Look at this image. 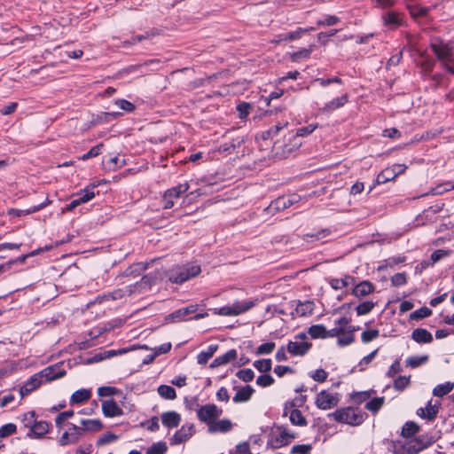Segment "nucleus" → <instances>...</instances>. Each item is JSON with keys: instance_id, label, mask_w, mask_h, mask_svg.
Listing matches in <instances>:
<instances>
[{"instance_id": "1", "label": "nucleus", "mask_w": 454, "mask_h": 454, "mask_svg": "<svg viewBox=\"0 0 454 454\" xmlns=\"http://www.w3.org/2000/svg\"><path fill=\"white\" fill-rule=\"evenodd\" d=\"M201 272L200 265L186 264L171 269L167 276L169 281L176 284H182Z\"/></svg>"}, {"instance_id": "2", "label": "nucleus", "mask_w": 454, "mask_h": 454, "mask_svg": "<svg viewBox=\"0 0 454 454\" xmlns=\"http://www.w3.org/2000/svg\"><path fill=\"white\" fill-rule=\"evenodd\" d=\"M317 128V124H309L308 126L301 127L296 130L295 134H292L289 136L288 140L291 138L294 139V144L292 145L284 144L280 141H277L274 145V148L277 153L281 151L283 155L292 153L294 149L301 146V142L297 141V138L300 137H307L311 134Z\"/></svg>"}, {"instance_id": "3", "label": "nucleus", "mask_w": 454, "mask_h": 454, "mask_svg": "<svg viewBox=\"0 0 454 454\" xmlns=\"http://www.w3.org/2000/svg\"><path fill=\"white\" fill-rule=\"evenodd\" d=\"M199 305L191 304L185 308L179 309L165 317L167 322H182L187 320H199L208 316L207 312H199Z\"/></svg>"}, {"instance_id": "4", "label": "nucleus", "mask_w": 454, "mask_h": 454, "mask_svg": "<svg viewBox=\"0 0 454 454\" xmlns=\"http://www.w3.org/2000/svg\"><path fill=\"white\" fill-rule=\"evenodd\" d=\"M333 416L336 421L352 426L360 425L364 421V413L351 407L337 410Z\"/></svg>"}, {"instance_id": "5", "label": "nucleus", "mask_w": 454, "mask_h": 454, "mask_svg": "<svg viewBox=\"0 0 454 454\" xmlns=\"http://www.w3.org/2000/svg\"><path fill=\"white\" fill-rule=\"evenodd\" d=\"M254 305V301H235L232 305L215 309V314L220 316H238L248 311Z\"/></svg>"}, {"instance_id": "6", "label": "nucleus", "mask_w": 454, "mask_h": 454, "mask_svg": "<svg viewBox=\"0 0 454 454\" xmlns=\"http://www.w3.org/2000/svg\"><path fill=\"white\" fill-rule=\"evenodd\" d=\"M223 413V411L215 404H206L201 406L197 411V416L201 422L207 423L208 427L214 423Z\"/></svg>"}, {"instance_id": "7", "label": "nucleus", "mask_w": 454, "mask_h": 454, "mask_svg": "<svg viewBox=\"0 0 454 454\" xmlns=\"http://www.w3.org/2000/svg\"><path fill=\"white\" fill-rule=\"evenodd\" d=\"M189 188V184L184 183L167 190L163 195L164 208H171L175 204V200L180 198Z\"/></svg>"}, {"instance_id": "8", "label": "nucleus", "mask_w": 454, "mask_h": 454, "mask_svg": "<svg viewBox=\"0 0 454 454\" xmlns=\"http://www.w3.org/2000/svg\"><path fill=\"white\" fill-rule=\"evenodd\" d=\"M430 48L436 55L438 60L442 64H445L446 60H450V62H453L452 59V51L453 47L450 43H445L443 42L439 43H432L430 44Z\"/></svg>"}, {"instance_id": "9", "label": "nucleus", "mask_w": 454, "mask_h": 454, "mask_svg": "<svg viewBox=\"0 0 454 454\" xmlns=\"http://www.w3.org/2000/svg\"><path fill=\"white\" fill-rule=\"evenodd\" d=\"M68 430L65 431L58 441L60 446L74 444L82 436V429L79 426L74 424H68Z\"/></svg>"}, {"instance_id": "10", "label": "nucleus", "mask_w": 454, "mask_h": 454, "mask_svg": "<svg viewBox=\"0 0 454 454\" xmlns=\"http://www.w3.org/2000/svg\"><path fill=\"white\" fill-rule=\"evenodd\" d=\"M339 399L337 396L326 392L321 391L316 398V405L322 410H328L337 405Z\"/></svg>"}, {"instance_id": "11", "label": "nucleus", "mask_w": 454, "mask_h": 454, "mask_svg": "<svg viewBox=\"0 0 454 454\" xmlns=\"http://www.w3.org/2000/svg\"><path fill=\"white\" fill-rule=\"evenodd\" d=\"M298 199L299 197L295 194L288 197H279L270 204L269 209L270 212L282 211L297 202Z\"/></svg>"}, {"instance_id": "12", "label": "nucleus", "mask_w": 454, "mask_h": 454, "mask_svg": "<svg viewBox=\"0 0 454 454\" xmlns=\"http://www.w3.org/2000/svg\"><path fill=\"white\" fill-rule=\"evenodd\" d=\"M44 381V377L43 376L42 372L35 373L27 382L20 387V395L22 396L29 394L33 390L38 388Z\"/></svg>"}, {"instance_id": "13", "label": "nucleus", "mask_w": 454, "mask_h": 454, "mask_svg": "<svg viewBox=\"0 0 454 454\" xmlns=\"http://www.w3.org/2000/svg\"><path fill=\"white\" fill-rule=\"evenodd\" d=\"M193 425H184L175 433L170 440L172 445L180 444L187 441L193 434Z\"/></svg>"}, {"instance_id": "14", "label": "nucleus", "mask_w": 454, "mask_h": 454, "mask_svg": "<svg viewBox=\"0 0 454 454\" xmlns=\"http://www.w3.org/2000/svg\"><path fill=\"white\" fill-rule=\"evenodd\" d=\"M51 424L45 420H36L33 427L28 430L27 436L29 438H40L49 432Z\"/></svg>"}, {"instance_id": "15", "label": "nucleus", "mask_w": 454, "mask_h": 454, "mask_svg": "<svg viewBox=\"0 0 454 454\" xmlns=\"http://www.w3.org/2000/svg\"><path fill=\"white\" fill-rule=\"evenodd\" d=\"M44 377V381H51L59 379L66 375V371L61 367L60 364H54L44 368L41 371Z\"/></svg>"}, {"instance_id": "16", "label": "nucleus", "mask_w": 454, "mask_h": 454, "mask_svg": "<svg viewBox=\"0 0 454 454\" xmlns=\"http://www.w3.org/2000/svg\"><path fill=\"white\" fill-rule=\"evenodd\" d=\"M312 344L307 341H289L287 351L293 356H304L310 349Z\"/></svg>"}, {"instance_id": "17", "label": "nucleus", "mask_w": 454, "mask_h": 454, "mask_svg": "<svg viewBox=\"0 0 454 454\" xmlns=\"http://www.w3.org/2000/svg\"><path fill=\"white\" fill-rule=\"evenodd\" d=\"M383 24L390 30H395L403 26V20L400 14L395 12H388L382 16Z\"/></svg>"}, {"instance_id": "18", "label": "nucleus", "mask_w": 454, "mask_h": 454, "mask_svg": "<svg viewBox=\"0 0 454 454\" xmlns=\"http://www.w3.org/2000/svg\"><path fill=\"white\" fill-rule=\"evenodd\" d=\"M95 188V185L92 187H87L84 189L83 193L77 199L71 201L70 204L67 205V210L72 211L74 208H75L77 206L81 205L82 203H86L91 199L95 197V193L93 192V189Z\"/></svg>"}, {"instance_id": "19", "label": "nucleus", "mask_w": 454, "mask_h": 454, "mask_svg": "<svg viewBox=\"0 0 454 454\" xmlns=\"http://www.w3.org/2000/svg\"><path fill=\"white\" fill-rule=\"evenodd\" d=\"M294 438L295 435L294 434H290L284 429L278 435L272 437L270 442L272 447L278 449L289 444Z\"/></svg>"}, {"instance_id": "20", "label": "nucleus", "mask_w": 454, "mask_h": 454, "mask_svg": "<svg viewBox=\"0 0 454 454\" xmlns=\"http://www.w3.org/2000/svg\"><path fill=\"white\" fill-rule=\"evenodd\" d=\"M102 411L106 417L113 418L122 414V410L113 399L106 400L102 403Z\"/></svg>"}, {"instance_id": "21", "label": "nucleus", "mask_w": 454, "mask_h": 454, "mask_svg": "<svg viewBox=\"0 0 454 454\" xmlns=\"http://www.w3.org/2000/svg\"><path fill=\"white\" fill-rule=\"evenodd\" d=\"M161 421L168 428L176 427L180 424L181 416L176 411H167L161 414Z\"/></svg>"}, {"instance_id": "22", "label": "nucleus", "mask_w": 454, "mask_h": 454, "mask_svg": "<svg viewBox=\"0 0 454 454\" xmlns=\"http://www.w3.org/2000/svg\"><path fill=\"white\" fill-rule=\"evenodd\" d=\"M374 291V286L369 281H362L356 285L352 294L358 298L364 297Z\"/></svg>"}, {"instance_id": "23", "label": "nucleus", "mask_w": 454, "mask_h": 454, "mask_svg": "<svg viewBox=\"0 0 454 454\" xmlns=\"http://www.w3.org/2000/svg\"><path fill=\"white\" fill-rule=\"evenodd\" d=\"M237 358V351L236 349H230L223 356H217L210 364L211 368L218 367L223 364H228L231 361H233Z\"/></svg>"}, {"instance_id": "24", "label": "nucleus", "mask_w": 454, "mask_h": 454, "mask_svg": "<svg viewBox=\"0 0 454 454\" xmlns=\"http://www.w3.org/2000/svg\"><path fill=\"white\" fill-rule=\"evenodd\" d=\"M411 338L418 343H430L433 340L432 334L423 328L415 329L411 333Z\"/></svg>"}, {"instance_id": "25", "label": "nucleus", "mask_w": 454, "mask_h": 454, "mask_svg": "<svg viewBox=\"0 0 454 454\" xmlns=\"http://www.w3.org/2000/svg\"><path fill=\"white\" fill-rule=\"evenodd\" d=\"M254 391V388L249 385H247V386L241 387L240 389H239L237 391L236 395H234L233 402L234 403L247 402L251 398Z\"/></svg>"}, {"instance_id": "26", "label": "nucleus", "mask_w": 454, "mask_h": 454, "mask_svg": "<svg viewBox=\"0 0 454 454\" xmlns=\"http://www.w3.org/2000/svg\"><path fill=\"white\" fill-rule=\"evenodd\" d=\"M103 425L99 419H82L80 428L82 429V434L84 432L92 431L97 432L102 428Z\"/></svg>"}, {"instance_id": "27", "label": "nucleus", "mask_w": 454, "mask_h": 454, "mask_svg": "<svg viewBox=\"0 0 454 454\" xmlns=\"http://www.w3.org/2000/svg\"><path fill=\"white\" fill-rule=\"evenodd\" d=\"M232 424L229 419H221L218 421H215L214 423H211L208 431L210 433L215 432H228L231 429Z\"/></svg>"}, {"instance_id": "28", "label": "nucleus", "mask_w": 454, "mask_h": 454, "mask_svg": "<svg viewBox=\"0 0 454 454\" xmlns=\"http://www.w3.org/2000/svg\"><path fill=\"white\" fill-rule=\"evenodd\" d=\"M50 203H51V201L49 200H46L45 202L40 203L37 206H34L28 209L23 210V209L12 208L9 211V215H15L16 216L27 215L35 213L36 211H39L40 209H42L43 207H44L46 205H48Z\"/></svg>"}, {"instance_id": "29", "label": "nucleus", "mask_w": 454, "mask_h": 454, "mask_svg": "<svg viewBox=\"0 0 454 454\" xmlns=\"http://www.w3.org/2000/svg\"><path fill=\"white\" fill-rule=\"evenodd\" d=\"M218 348V345L212 344L208 346L207 349L205 351H201L197 356V362L200 364H206L207 361L214 356V354L216 352Z\"/></svg>"}, {"instance_id": "30", "label": "nucleus", "mask_w": 454, "mask_h": 454, "mask_svg": "<svg viewBox=\"0 0 454 454\" xmlns=\"http://www.w3.org/2000/svg\"><path fill=\"white\" fill-rule=\"evenodd\" d=\"M348 101L347 95L333 99L322 108L323 112H331L343 106Z\"/></svg>"}, {"instance_id": "31", "label": "nucleus", "mask_w": 454, "mask_h": 454, "mask_svg": "<svg viewBox=\"0 0 454 454\" xmlns=\"http://www.w3.org/2000/svg\"><path fill=\"white\" fill-rule=\"evenodd\" d=\"M315 304L311 301L300 302L296 307V313L301 317L309 316L313 313Z\"/></svg>"}, {"instance_id": "32", "label": "nucleus", "mask_w": 454, "mask_h": 454, "mask_svg": "<svg viewBox=\"0 0 454 454\" xmlns=\"http://www.w3.org/2000/svg\"><path fill=\"white\" fill-rule=\"evenodd\" d=\"M312 339H326V328L323 325H313L308 329Z\"/></svg>"}, {"instance_id": "33", "label": "nucleus", "mask_w": 454, "mask_h": 454, "mask_svg": "<svg viewBox=\"0 0 454 454\" xmlns=\"http://www.w3.org/2000/svg\"><path fill=\"white\" fill-rule=\"evenodd\" d=\"M395 177V170H392L390 168H386L378 175L376 183L378 184H385L388 181L394 180Z\"/></svg>"}, {"instance_id": "34", "label": "nucleus", "mask_w": 454, "mask_h": 454, "mask_svg": "<svg viewBox=\"0 0 454 454\" xmlns=\"http://www.w3.org/2000/svg\"><path fill=\"white\" fill-rule=\"evenodd\" d=\"M90 397V392L87 389H80L75 391L70 399V403H82L88 400Z\"/></svg>"}, {"instance_id": "35", "label": "nucleus", "mask_w": 454, "mask_h": 454, "mask_svg": "<svg viewBox=\"0 0 454 454\" xmlns=\"http://www.w3.org/2000/svg\"><path fill=\"white\" fill-rule=\"evenodd\" d=\"M314 45H309V48H303L301 49L298 51H295L291 54V59L294 62H299L301 59H309L312 51H313Z\"/></svg>"}, {"instance_id": "36", "label": "nucleus", "mask_w": 454, "mask_h": 454, "mask_svg": "<svg viewBox=\"0 0 454 454\" xmlns=\"http://www.w3.org/2000/svg\"><path fill=\"white\" fill-rule=\"evenodd\" d=\"M290 421L293 425L304 427L307 425L305 417L301 414V411L297 409H293L290 412Z\"/></svg>"}, {"instance_id": "37", "label": "nucleus", "mask_w": 454, "mask_h": 454, "mask_svg": "<svg viewBox=\"0 0 454 454\" xmlns=\"http://www.w3.org/2000/svg\"><path fill=\"white\" fill-rule=\"evenodd\" d=\"M419 430V427L413 421L406 422L402 428L403 437H411Z\"/></svg>"}, {"instance_id": "38", "label": "nucleus", "mask_w": 454, "mask_h": 454, "mask_svg": "<svg viewBox=\"0 0 454 454\" xmlns=\"http://www.w3.org/2000/svg\"><path fill=\"white\" fill-rule=\"evenodd\" d=\"M384 402H385L384 397H375L366 403L365 409L372 411V413H377L380 410V408L383 406Z\"/></svg>"}, {"instance_id": "39", "label": "nucleus", "mask_w": 454, "mask_h": 454, "mask_svg": "<svg viewBox=\"0 0 454 454\" xmlns=\"http://www.w3.org/2000/svg\"><path fill=\"white\" fill-rule=\"evenodd\" d=\"M159 395L168 400H173L176 398V390L174 387L168 385H160L158 387Z\"/></svg>"}, {"instance_id": "40", "label": "nucleus", "mask_w": 454, "mask_h": 454, "mask_svg": "<svg viewBox=\"0 0 454 454\" xmlns=\"http://www.w3.org/2000/svg\"><path fill=\"white\" fill-rule=\"evenodd\" d=\"M453 383L450 382L437 385L433 390V395L435 396L442 397L449 394L453 389Z\"/></svg>"}, {"instance_id": "41", "label": "nucleus", "mask_w": 454, "mask_h": 454, "mask_svg": "<svg viewBox=\"0 0 454 454\" xmlns=\"http://www.w3.org/2000/svg\"><path fill=\"white\" fill-rule=\"evenodd\" d=\"M403 451L407 454H417L425 449V445H421V447H419L418 442L414 439V440H411V441L406 442L403 446Z\"/></svg>"}, {"instance_id": "42", "label": "nucleus", "mask_w": 454, "mask_h": 454, "mask_svg": "<svg viewBox=\"0 0 454 454\" xmlns=\"http://www.w3.org/2000/svg\"><path fill=\"white\" fill-rule=\"evenodd\" d=\"M428 361V356L424 355L421 356H410L406 360V365L411 368H416L426 364Z\"/></svg>"}, {"instance_id": "43", "label": "nucleus", "mask_w": 454, "mask_h": 454, "mask_svg": "<svg viewBox=\"0 0 454 454\" xmlns=\"http://www.w3.org/2000/svg\"><path fill=\"white\" fill-rule=\"evenodd\" d=\"M168 450V446L164 442H159L153 443L148 450H146V454H165Z\"/></svg>"}, {"instance_id": "44", "label": "nucleus", "mask_w": 454, "mask_h": 454, "mask_svg": "<svg viewBox=\"0 0 454 454\" xmlns=\"http://www.w3.org/2000/svg\"><path fill=\"white\" fill-rule=\"evenodd\" d=\"M410 376H399L394 381V388L398 391H403L410 385Z\"/></svg>"}, {"instance_id": "45", "label": "nucleus", "mask_w": 454, "mask_h": 454, "mask_svg": "<svg viewBox=\"0 0 454 454\" xmlns=\"http://www.w3.org/2000/svg\"><path fill=\"white\" fill-rule=\"evenodd\" d=\"M375 307V303L372 301H364L360 303L356 308V311L357 316H363L370 313L373 308Z\"/></svg>"}, {"instance_id": "46", "label": "nucleus", "mask_w": 454, "mask_h": 454, "mask_svg": "<svg viewBox=\"0 0 454 454\" xmlns=\"http://www.w3.org/2000/svg\"><path fill=\"white\" fill-rule=\"evenodd\" d=\"M432 314V310L427 307H421L420 309L413 311L410 315V318L412 320H419L429 317Z\"/></svg>"}, {"instance_id": "47", "label": "nucleus", "mask_w": 454, "mask_h": 454, "mask_svg": "<svg viewBox=\"0 0 454 454\" xmlns=\"http://www.w3.org/2000/svg\"><path fill=\"white\" fill-rule=\"evenodd\" d=\"M254 366L261 372H268L271 370L270 359H261L254 363Z\"/></svg>"}, {"instance_id": "48", "label": "nucleus", "mask_w": 454, "mask_h": 454, "mask_svg": "<svg viewBox=\"0 0 454 454\" xmlns=\"http://www.w3.org/2000/svg\"><path fill=\"white\" fill-rule=\"evenodd\" d=\"M36 420L37 419L35 411H28L25 413L22 417V422L24 424V427L28 428V430H30L33 427Z\"/></svg>"}, {"instance_id": "49", "label": "nucleus", "mask_w": 454, "mask_h": 454, "mask_svg": "<svg viewBox=\"0 0 454 454\" xmlns=\"http://www.w3.org/2000/svg\"><path fill=\"white\" fill-rule=\"evenodd\" d=\"M74 416V411L69 410L58 414L55 419V424L58 428H60L64 422Z\"/></svg>"}, {"instance_id": "50", "label": "nucleus", "mask_w": 454, "mask_h": 454, "mask_svg": "<svg viewBox=\"0 0 454 454\" xmlns=\"http://www.w3.org/2000/svg\"><path fill=\"white\" fill-rule=\"evenodd\" d=\"M380 332L376 329L367 330L364 331L361 334V340L364 343H368L372 341V340L379 337Z\"/></svg>"}, {"instance_id": "51", "label": "nucleus", "mask_w": 454, "mask_h": 454, "mask_svg": "<svg viewBox=\"0 0 454 454\" xmlns=\"http://www.w3.org/2000/svg\"><path fill=\"white\" fill-rule=\"evenodd\" d=\"M236 376L243 380L244 382H249L251 380H253L254 377V373L253 372V370L251 369H243V370H239L237 373H236Z\"/></svg>"}, {"instance_id": "52", "label": "nucleus", "mask_w": 454, "mask_h": 454, "mask_svg": "<svg viewBox=\"0 0 454 454\" xmlns=\"http://www.w3.org/2000/svg\"><path fill=\"white\" fill-rule=\"evenodd\" d=\"M426 417L428 420H434L436 416H437V413L439 411V406L437 405H433L431 402H428L426 408Z\"/></svg>"}, {"instance_id": "53", "label": "nucleus", "mask_w": 454, "mask_h": 454, "mask_svg": "<svg viewBox=\"0 0 454 454\" xmlns=\"http://www.w3.org/2000/svg\"><path fill=\"white\" fill-rule=\"evenodd\" d=\"M310 444H298L294 445L291 449V454H309L311 450Z\"/></svg>"}, {"instance_id": "54", "label": "nucleus", "mask_w": 454, "mask_h": 454, "mask_svg": "<svg viewBox=\"0 0 454 454\" xmlns=\"http://www.w3.org/2000/svg\"><path fill=\"white\" fill-rule=\"evenodd\" d=\"M17 427L15 424L9 423L0 427V437H7L16 432Z\"/></svg>"}, {"instance_id": "55", "label": "nucleus", "mask_w": 454, "mask_h": 454, "mask_svg": "<svg viewBox=\"0 0 454 454\" xmlns=\"http://www.w3.org/2000/svg\"><path fill=\"white\" fill-rule=\"evenodd\" d=\"M275 347V343L271 341L263 343L257 348L256 355L270 354L274 350Z\"/></svg>"}, {"instance_id": "56", "label": "nucleus", "mask_w": 454, "mask_h": 454, "mask_svg": "<svg viewBox=\"0 0 454 454\" xmlns=\"http://www.w3.org/2000/svg\"><path fill=\"white\" fill-rule=\"evenodd\" d=\"M274 379L270 374H263L257 378L256 384L260 387H270L274 383Z\"/></svg>"}, {"instance_id": "57", "label": "nucleus", "mask_w": 454, "mask_h": 454, "mask_svg": "<svg viewBox=\"0 0 454 454\" xmlns=\"http://www.w3.org/2000/svg\"><path fill=\"white\" fill-rule=\"evenodd\" d=\"M407 282L405 273H395L391 278V283L394 286H401L405 285Z\"/></svg>"}, {"instance_id": "58", "label": "nucleus", "mask_w": 454, "mask_h": 454, "mask_svg": "<svg viewBox=\"0 0 454 454\" xmlns=\"http://www.w3.org/2000/svg\"><path fill=\"white\" fill-rule=\"evenodd\" d=\"M410 10V13L412 17H420L426 16L428 12V8L427 7H419V6H408Z\"/></svg>"}, {"instance_id": "59", "label": "nucleus", "mask_w": 454, "mask_h": 454, "mask_svg": "<svg viewBox=\"0 0 454 454\" xmlns=\"http://www.w3.org/2000/svg\"><path fill=\"white\" fill-rule=\"evenodd\" d=\"M354 334H350V333H345L344 335H340L338 338V345L340 347L350 345L354 342Z\"/></svg>"}, {"instance_id": "60", "label": "nucleus", "mask_w": 454, "mask_h": 454, "mask_svg": "<svg viewBox=\"0 0 454 454\" xmlns=\"http://www.w3.org/2000/svg\"><path fill=\"white\" fill-rule=\"evenodd\" d=\"M153 281V277L151 275L144 276L141 278V281L139 283H137L135 287H139L141 289H146L149 288Z\"/></svg>"}, {"instance_id": "61", "label": "nucleus", "mask_w": 454, "mask_h": 454, "mask_svg": "<svg viewBox=\"0 0 454 454\" xmlns=\"http://www.w3.org/2000/svg\"><path fill=\"white\" fill-rule=\"evenodd\" d=\"M302 34H303L302 27H298V29L294 31V32L284 34L283 39L286 40V41L297 40V39H300L301 37Z\"/></svg>"}, {"instance_id": "62", "label": "nucleus", "mask_w": 454, "mask_h": 454, "mask_svg": "<svg viewBox=\"0 0 454 454\" xmlns=\"http://www.w3.org/2000/svg\"><path fill=\"white\" fill-rule=\"evenodd\" d=\"M115 105H117L121 110L126 112H132L135 109L134 105L125 99H118L115 101Z\"/></svg>"}, {"instance_id": "63", "label": "nucleus", "mask_w": 454, "mask_h": 454, "mask_svg": "<svg viewBox=\"0 0 454 454\" xmlns=\"http://www.w3.org/2000/svg\"><path fill=\"white\" fill-rule=\"evenodd\" d=\"M311 378L317 382H324L327 379V372L323 369H317L311 374Z\"/></svg>"}, {"instance_id": "64", "label": "nucleus", "mask_w": 454, "mask_h": 454, "mask_svg": "<svg viewBox=\"0 0 454 454\" xmlns=\"http://www.w3.org/2000/svg\"><path fill=\"white\" fill-rule=\"evenodd\" d=\"M116 439H117V436L115 434H114L112 433H107V434H105L104 435H102L98 440V445L108 444V443L114 442Z\"/></svg>"}]
</instances>
